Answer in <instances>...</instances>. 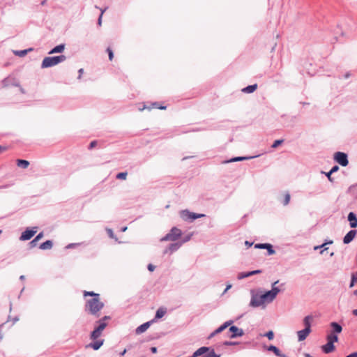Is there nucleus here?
<instances>
[{"instance_id": "2eb2a0df", "label": "nucleus", "mask_w": 357, "mask_h": 357, "mask_svg": "<svg viewBox=\"0 0 357 357\" xmlns=\"http://www.w3.org/2000/svg\"><path fill=\"white\" fill-rule=\"evenodd\" d=\"M311 329L304 328L303 330L297 332L298 338L299 341H303L306 339L308 335L310 333Z\"/></svg>"}, {"instance_id": "4d7b16f0", "label": "nucleus", "mask_w": 357, "mask_h": 357, "mask_svg": "<svg viewBox=\"0 0 357 357\" xmlns=\"http://www.w3.org/2000/svg\"><path fill=\"white\" fill-rule=\"evenodd\" d=\"M191 236H192V235H189V236H188L186 237V238H185L183 241H184V242H186V241H189V240L190 239V238H191Z\"/></svg>"}, {"instance_id": "6ab92c4d", "label": "nucleus", "mask_w": 357, "mask_h": 357, "mask_svg": "<svg viewBox=\"0 0 357 357\" xmlns=\"http://www.w3.org/2000/svg\"><path fill=\"white\" fill-rule=\"evenodd\" d=\"M65 50V45L64 44H61V45H59L57 46H56L55 47H54L50 52L49 54H55V53H61L64 51Z\"/></svg>"}, {"instance_id": "c03bdc74", "label": "nucleus", "mask_w": 357, "mask_h": 357, "mask_svg": "<svg viewBox=\"0 0 357 357\" xmlns=\"http://www.w3.org/2000/svg\"><path fill=\"white\" fill-rule=\"evenodd\" d=\"M17 165L19 167H22V158H18L17 160Z\"/></svg>"}, {"instance_id": "423d86ee", "label": "nucleus", "mask_w": 357, "mask_h": 357, "mask_svg": "<svg viewBox=\"0 0 357 357\" xmlns=\"http://www.w3.org/2000/svg\"><path fill=\"white\" fill-rule=\"evenodd\" d=\"M278 283V280L275 282L273 284V288L271 291L266 292L262 294V298L265 300L266 303H270L274 300L276 297L277 294L280 291V289L278 287H275V285Z\"/></svg>"}, {"instance_id": "774afa93", "label": "nucleus", "mask_w": 357, "mask_h": 357, "mask_svg": "<svg viewBox=\"0 0 357 357\" xmlns=\"http://www.w3.org/2000/svg\"><path fill=\"white\" fill-rule=\"evenodd\" d=\"M354 294L357 296V289L354 291Z\"/></svg>"}, {"instance_id": "7c9ffc66", "label": "nucleus", "mask_w": 357, "mask_h": 357, "mask_svg": "<svg viewBox=\"0 0 357 357\" xmlns=\"http://www.w3.org/2000/svg\"><path fill=\"white\" fill-rule=\"evenodd\" d=\"M266 247H269V243H258L255 245V248L265 249Z\"/></svg>"}, {"instance_id": "6e6d98bb", "label": "nucleus", "mask_w": 357, "mask_h": 357, "mask_svg": "<svg viewBox=\"0 0 357 357\" xmlns=\"http://www.w3.org/2000/svg\"><path fill=\"white\" fill-rule=\"evenodd\" d=\"M245 245L249 248V247L252 246V243H250V242H248V241H246L245 242Z\"/></svg>"}, {"instance_id": "69168bd1", "label": "nucleus", "mask_w": 357, "mask_h": 357, "mask_svg": "<svg viewBox=\"0 0 357 357\" xmlns=\"http://www.w3.org/2000/svg\"><path fill=\"white\" fill-rule=\"evenodd\" d=\"M279 357H288V356H286V355H284V354H281V356H279Z\"/></svg>"}, {"instance_id": "c85d7f7f", "label": "nucleus", "mask_w": 357, "mask_h": 357, "mask_svg": "<svg viewBox=\"0 0 357 357\" xmlns=\"http://www.w3.org/2000/svg\"><path fill=\"white\" fill-rule=\"evenodd\" d=\"M128 173L127 172H120L117 174L116 178L121 179V180H126L127 178Z\"/></svg>"}, {"instance_id": "e433bc0d", "label": "nucleus", "mask_w": 357, "mask_h": 357, "mask_svg": "<svg viewBox=\"0 0 357 357\" xmlns=\"http://www.w3.org/2000/svg\"><path fill=\"white\" fill-rule=\"evenodd\" d=\"M245 159H247V158H245V157H236V158H234L231 159L228 162H236V161H241V160H245Z\"/></svg>"}, {"instance_id": "79ce46f5", "label": "nucleus", "mask_w": 357, "mask_h": 357, "mask_svg": "<svg viewBox=\"0 0 357 357\" xmlns=\"http://www.w3.org/2000/svg\"><path fill=\"white\" fill-rule=\"evenodd\" d=\"M97 145V141H92L89 144V149H92Z\"/></svg>"}, {"instance_id": "7ed1b4c3", "label": "nucleus", "mask_w": 357, "mask_h": 357, "mask_svg": "<svg viewBox=\"0 0 357 357\" xmlns=\"http://www.w3.org/2000/svg\"><path fill=\"white\" fill-rule=\"evenodd\" d=\"M330 326L331 330L326 336L327 343L321 347V349L325 354H329L335 351V347L333 344L338 341L337 334L342 331V327L336 322H331Z\"/></svg>"}, {"instance_id": "bf43d9fd", "label": "nucleus", "mask_w": 357, "mask_h": 357, "mask_svg": "<svg viewBox=\"0 0 357 357\" xmlns=\"http://www.w3.org/2000/svg\"><path fill=\"white\" fill-rule=\"evenodd\" d=\"M22 238H23V236H22V232H21L20 236H19V240L22 241Z\"/></svg>"}, {"instance_id": "473e14b6", "label": "nucleus", "mask_w": 357, "mask_h": 357, "mask_svg": "<svg viewBox=\"0 0 357 357\" xmlns=\"http://www.w3.org/2000/svg\"><path fill=\"white\" fill-rule=\"evenodd\" d=\"M356 275L357 274H355V273L352 274V275H351V284H350V287H353L354 284L356 282H357V275Z\"/></svg>"}, {"instance_id": "b1692460", "label": "nucleus", "mask_w": 357, "mask_h": 357, "mask_svg": "<svg viewBox=\"0 0 357 357\" xmlns=\"http://www.w3.org/2000/svg\"><path fill=\"white\" fill-rule=\"evenodd\" d=\"M20 320L19 315H16L14 317H12L10 315H8L7 321L5 322L6 324L10 321H12L11 326H13L14 324H15L17 321Z\"/></svg>"}, {"instance_id": "ddd939ff", "label": "nucleus", "mask_w": 357, "mask_h": 357, "mask_svg": "<svg viewBox=\"0 0 357 357\" xmlns=\"http://www.w3.org/2000/svg\"><path fill=\"white\" fill-rule=\"evenodd\" d=\"M357 234L356 230H351L349 231L344 237L343 242L344 244H348L351 243L354 238L356 237Z\"/></svg>"}, {"instance_id": "338daca9", "label": "nucleus", "mask_w": 357, "mask_h": 357, "mask_svg": "<svg viewBox=\"0 0 357 357\" xmlns=\"http://www.w3.org/2000/svg\"><path fill=\"white\" fill-rule=\"evenodd\" d=\"M305 357H312V356H311L310 354H306Z\"/></svg>"}, {"instance_id": "09e8293b", "label": "nucleus", "mask_w": 357, "mask_h": 357, "mask_svg": "<svg viewBox=\"0 0 357 357\" xmlns=\"http://www.w3.org/2000/svg\"><path fill=\"white\" fill-rule=\"evenodd\" d=\"M6 325V323H3L0 325V340L3 339V334L1 333V328Z\"/></svg>"}, {"instance_id": "2f4dec72", "label": "nucleus", "mask_w": 357, "mask_h": 357, "mask_svg": "<svg viewBox=\"0 0 357 357\" xmlns=\"http://www.w3.org/2000/svg\"><path fill=\"white\" fill-rule=\"evenodd\" d=\"M283 139H278L275 140L273 144H272L271 147L273 149L277 148L279 145L282 144L283 143Z\"/></svg>"}, {"instance_id": "cd10ccee", "label": "nucleus", "mask_w": 357, "mask_h": 357, "mask_svg": "<svg viewBox=\"0 0 357 357\" xmlns=\"http://www.w3.org/2000/svg\"><path fill=\"white\" fill-rule=\"evenodd\" d=\"M181 244L179 243H173V244H171L169 247V250L172 252L175 250H176L179 247H180Z\"/></svg>"}, {"instance_id": "a211bd4d", "label": "nucleus", "mask_w": 357, "mask_h": 357, "mask_svg": "<svg viewBox=\"0 0 357 357\" xmlns=\"http://www.w3.org/2000/svg\"><path fill=\"white\" fill-rule=\"evenodd\" d=\"M209 348L208 347H200L199 349H198L192 355V357H197V356H199L204 354H205L206 352L208 351H209Z\"/></svg>"}, {"instance_id": "a878e982", "label": "nucleus", "mask_w": 357, "mask_h": 357, "mask_svg": "<svg viewBox=\"0 0 357 357\" xmlns=\"http://www.w3.org/2000/svg\"><path fill=\"white\" fill-rule=\"evenodd\" d=\"M268 349L273 351L277 356H281L280 351L275 346L271 345Z\"/></svg>"}, {"instance_id": "dca6fc26", "label": "nucleus", "mask_w": 357, "mask_h": 357, "mask_svg": "<svg viewBox=\"0 0 357 357\" xmlns=\"http://www.w3.org/2000/svg\"><path fill=\"white\" fill-rule=\"evenodd\" d=\"M348 220L351 228L357 227V218L353 212H350L348 215Z\"/></svg>"}, {"instance_id": "58836bf2", "label": "nucleus", "mask_w": 357, "mask_h": 357, "mask_svg": "<svg viewBox=\"0 0 357 357\" xmlns=\"http://www.w3.org/2000/svg\"><path fill=\"white\" fill-rule=\"evenodd\" d=\"M220 355L216 354L214 352V350L212 349V351L208 354L207 357H220Z\"/></svg>"}, {"instance_id": "412c9836", "label": "nucleus", "mask_w": 357, "mask_h": 357, "mask_svg": "<svg viewBox=\"0 0 357 357\" xmlns=\"http://www.w3.org/2000/svg\"><path fill=\"white\" fill-rule=\"evenodd\" d=\"M257 88V84L250 85L242 89V91L247 93H253Z\"/></svg>"}, {"instance_id": "9b49d317", "label": "nucleus", "mask_w": 357, "mask_h": 357, "mask_svg": "<svg viewBox=\"0 0 357 357\" xmlns=\"http://www.w3.org/2000/svg\"><path fill=\"white\" fill-rule=\"evenodd\" d=\"M37 231H38L37 227L27 228L24 231V240H29L36 234Z\"/></svg>"}, {"instance_id": "3c124183", "label": "nucleus", "mask_w": 357, "mask_h": 357, "mask_svg": "<svg viewBox=\"0 0 357 357\" xmlns=\"http://www.w3.org/2000/svg\"><path fill=\"white\" fill-rule=\"evenodd\" d=\"M148 269L150 271H153V270L155 269V266L153 264H149Z\"/></svg>"}, {"instance_id": "f8f14e48", "label": "nucleus", "mask_w": 357, "mask_h": 357, "mask_svg": "<svg viewBox=\"0 0 357 357\" xmlns=\"http://www.w3.org/2000/svg\"><path fill=\"white\" fill-rule=\"evenodd\" d=\"M233 323L232 321H226L222 325H221L219 328H218L216 330H215L209 336V338L213 337L214 335L219 334L222 333L223 331H225L227 327L231 325Z\"/></svg>"}, {"instance_id": "9d476101", "label": "nucleus", "mask_w": 357, "mask_h": 357, "mask_svg": "<svg viewBox=\"0 0 357 357\" xmlns=\"http://www.w3.org/2000/svg\"><path fill=\"white\" fill-rule=\"evenodd\" d=\"M229 333H230L229 335V337L234 338L236 337H240L243 335V331L241 328H238V327L235 326H231L229 328Z\"/></svg>"}, {"instance_id": "c756f323", "label": "nucleus", "mask_w": 357, "mask_h": 357, "mask_svg": "<svg viewBox=\"0 0 357 357\" xmlns=\"http://www.w3.org/2000/svg\"><path fill=\"white\" fill-rule=\"evenodd\" d=\"M326 243H323V244H322V245H321L314 246V250H318V249H322V248H324V249L320 252V253H321V254H323V253H324V252L328 249V248H326Z\"/></svg>"}, {"instance_id": "f3484780", "label": "nucleus", "mask_w": 357, "mask_h": 357, "mask_svg": "<svg viewBox=\"0 0 357 357\" xmlns=\"http://www.w3.org/2000/svg\"><path fill=\"white\" fill-rule=\"evenodd\" d=\"M150 324L151 322L148 321L138 326L135 330L136 334L139 335L145 332L149 328Z\"/></svg>"}, {"instance_id": "f03ea898", "label": "nucleus", "mask_w": 357, "mask_h": 357, "mask_svg": "<svg viewBox=\"0 0 357 357\" xmlns=\"http://www.w3.org/2000/svg\"><path fill=\"white\" fill-rule=\"evenodd\" d=\"M84 296H92L93 298L89 299L86 302L85 310L89 314H91L96 317H99V312L103 308L104 303L100 301V294H96L93 291H84Z\"/></svg>"}, {"instance_id": "4be33fe9", "label": "nucleus", "mask_w": 357, "mask_h": 357, "mask_svg": "<svg viewBox=\"0 0 357 357\" xmlns=\"http://www.w3.org/2000/svg\"><path fill=\"white\" fill-rule=\"evenodd\" d=\"M261 272V271H260V270H256V271L248 272L247 273H241V275H240L238 276V278L241 279V278H247V277H249V276H251V275H253L255 274L260 273Z\"/></svg>"}, {"instance_id": "5fc2aeb1", "label": "nucleus", "mask_w": 357, "mask_h": 357, "mask_svg": "<svg viewBox=\"0 0 357 357\" xmlns=\"http://www.w3.org/2000/svg\"><path fill=\"white\" fill-rule=\"evenodd\" d=\"M151 351L152 353L155 354L157 352V348L155 347H153L151 348Z\"/></svg>"}, {"instance_id": "1a4fd4ad", "label": "nucleus", "mask_w": 357, "mask_h": 357, "mask_svg": "<svg viewBox=\"0 0 357 357\" xmlns=\"http://www.w3.org/2000/svg\"><path fill=\"white\" fill-rule=\"evenodd\" d=\"M334 159L337 163L343 167L347 166L349 163L347 154L342 152L335 153Z\"/></svg>"}, {"instance_id": "bb28decb", "label": "nucleus", "mask_w": 357, "mask_h": 357, "mask_svg": "<svg viewBox=\"0 0 357 357\" xmlns=\"http://www.w3.org/2000/svg\"><path fill=\"white\" fill-rule=\"evenodd\" d=\"M290 201V195L289 193L287 192L284 195V199L282 200V204L284 206L287 205L289 203Z\"/></svg>"}, {"instance_id": "4468645a", "label": "nucleus", "mask_w": 357, "mask_h": 357, "mask_svg": "<svg viewBox=\"0 0 357 357\" xmlns=\"http://www.w3.org/2000/svg\"><path fill=\"white\" fill-rule=\"evenodd\" d=\"M266 303L264 298H262V295L259 296H254L251 300V305L253 307L260 306Z\"/></svg>"}, {"instance_id": "a19ab883", "label": "nucleus", "mask_w": 357, "mask_h": 357, "mask_svg": "<svg viewBox=\"0 0 357 357\" xmlns=\"http://www.w3.org/2000/svg\"><path fill=\"white\" fill-rule=\"evenodd\" d=\"M105 10L101 9V13L98 18V24L100 26L102 23V17Z\"/></svg>"}, {"instance_id": "603ef678", "label": "nucleus", "mask_w": 357, "mask_h": 357, "mask_svg": "<svg viewBox=\"0 0 357 357\" xmlns=\"http://www.w3.org/2000/svg\"><path fill=\"white\" fill-rule=\"evenodd\" d=\"M346 357H357V352H354Z\"/></svg>"}, {"instance_id": "de8ad7c7", "label": "nucleus", "mask_w": 357, "mask_h": 357, "mask_svg": "<svg viewBox=\"0 0 357 357\" xmlns=\"http://www.w3.org/2000/svg\"><path fill=\"white\" fill-rule=\"evenodd\" d=\"M332 173L330 172L326 174V176L328 177V180L331 182H333V178L331 177Z\"/></svg>"}, {"instance_id": "39448f33", "label": "nucleus", "mask_w": 357, "mask_h": 357, "mask_svg": "<svg viewBox=\"0 0 357 357\" xmlns=\"http://www.w3.org/2000/svg\"><path fill=\"white\" fill-rule=\"evenodd\" d=\"M181 234L182 232L180 229L177 227H173L170 231L161 239V241H175L181 236Z\"/></svg>"}, {"instance_id": "f704fd0d", "label": "nucleus", "mask_w": 357, "mask_h": 357, "mask_svg": "<svg viewBox=\"0 0 357 357\" xmlns=\"http://www.w3.org/2000/svg\"><path fill=\"white\" fill-rule=\"evenodd\" d=\"M107 52L108 53V56H109V61H112L113 60V58H114V54H113V51L112 50V49L110 47H108L107 49Z\"/></svg>"}, {"instance_id": "052dcab7", "label": "nucleus", "mask_w": 357, "mask_h": 357, "mask_svg": "<svg viewBox=\"0 0 357 357\" xmlns=\"http://www.w3.org/2000/svg\"><path fill=\"white\" fill-rule=\"evenodd\" d=\"M353 314L357 316V309L353 310Z\"/></svg>"}, {"instance_id": "8fccbe9b", "label": "nucleus", "mask_w": 357, "mask_h": 357, "mask_svg": "<svg viewBox=\"0 0 357 357\" xmlns=\"http://www.w3.org/2000/svg\"><path fill=\"white\" fill-rule=\"evenodd\" d=\"M7 146L0 145V153H2L3 151H5L7 150Z\"/></svg>"}, {"instance_id": "0e129e2a", "label": "nucleus", "mask_w": 357, "mask_h": 357, "mask_svg": "<svg viewBox=\"0 0 357 357\" xmlns=\"http://www.w3.org/2000/svg\"><path fill=\"white\" fill-rule=\"evenodd\" d=\"M333 243V241H329L326 242L325 243H326V245H328V244H332Z\"/></svg>"}, {"instance_id": "ea45409f", "label": "nucleus", "mask_w": 357, "mask_h": 357, "mask_svg": "<svg viewBox=\"0 0 357 357\" xmlns=\"http://www.w3.org/2000/svg\"><path fill=\"white\" fill-rule=\"evenodd\" d=\"M153 107L158 108L160 109H166L165 106H159L158 102H154L153 104Z\"/></svg>"}, {"instance_id": "6e6552de", "label": "nucleus", "mask_w": 357, "mask_h": 357, "mask_svg": "<svg viewBox=\"0 0 357 357\" xmlns=\"http://www.w3.org/2000/svg\"><path fill=\"white\" fill-rule=\"evenodd\" d=\"M2 84L4 86H8L10 85L19 87L20 91L22 92V86L20 85L19 81L16 80L12 75H10L2 80Z\"/></svg>"}, {"instance_id": "864d4df0", "label": "nucleus", "mask_w": 357, "mask_h": 357, "mask_svg": "<svg viewBox=\"0 0 357 357\" xmlns=\"http://www.w3.org/2000/svg\"><path fill=\"white\" fill-rule=\"evenodd\" d=\"M29 165V161L24 160V169L26 168Z\"/></svg>"}, {"instance_id": "37998d69", "label": "nucleus", "mask_w": 357, "mask_h": 357, "mask_svg": "<svg viewBox=\"0 0 357 357\" xmlns=\"http://www.w3.org/2000/svg\"><path fill=\"white\" fill-rule=\"evenodd\" d=\"M37 242H38V241L36 238H34L32 241H31L29 243L30 247L31 248L35 247L36 245Z\"/></svg>"}, {"instance_id": "4c0bfd02", "label": "nucleus", "mask_w": 357, "mask_h": 357, "mask_svg": "<svg viewBox=\"0 0 357 357\" xmlns=\"http://www.w3.org/2000/svg\"><path fill=\"white\" fill-rule=\"evenodd\" d=\"M13 54L19 57H22V50H13Z\"/></svg>"}, {"instance_id": "a18cd8bd", "label": "nucleus", "mask_w": 357, "mask_h": 357, "mask_svg": "<svg viewBox=\"0 0 357 357\" xmlns=\"http://www.w3.org/2000/svg\"><path fill=\"white\" fill-rule=\"evenodd\" d=\"M338 169H339V167H338V166H337V165H335V166H334V167L331 169L330 172L333 174V173H334V172H337Z\"/></svg>"}, {"instance_id": "49530a36", "label": "nucleus", "mask_w": 357, "mask_h": 357, "mask_svg": "<svg viewBox=\"0 0 357 357\" xmlns=\"http://www.w3.org/2000/svg\"><path fill=\"white\" fill-rule=\"evenodd\" d=\"M43 237V232H40V234H38L36 237L35 238L38 241L41 239Z\"/></svg>"}, {"instance_id": "13d9d810", "label": "nucleus", "mask_w": 357, "mask_h": 357, "mask_svg": "<svg viewBox=\"0 0 357 357\" xmlns=\"http://www.w3.org/2000/svg\"><path fill=\"white\" fill-rule=\"evenodd\" d=\"M79 78H80V77H81L82 74L83 73V69H82V68H81V69H79Z\"/></svg>"}, {"instance_id": "393cba45", "label": "nucleus", "mask_w": 357, "mask_h": 357, "mask_svg": "<svg viewBox=\"0 0 357 357\" xmlns=\"http://www.w3.org/2000/svg\"><path fill=\"white\" fill-rule=\"evenodd\" d=\"M165 314H166V310L165 308L160 307L156 312L155 318L160 319L162 317H164Z\"/></svg>"}, {"instance_id": "72a5a7b5", "label": "nucleus", "mask_w": 357, "mask_h": 357, "mask_svg": "<svg viewBox=\"0 0 357 357\" xmlns=\"http://www.w3.org/2000/svg\"><path fill=\"white\" fill-rule=\"evenodd\" d=\"M264 336L267 337L269 340H271L274 337V333L272 331H269L264 335Z\"/></svg>"}, {"instance_id": "f257e3e1", "label": "nucleus", "mask_w": 357, "mask_h": 357, "mask_svg": "<svg viewBox=\"0 0 357 357\" xmlns=\"http://www.w3.org/2000/svg\"><path fill=\"white\" fill-rule=\"evenodd\" d=\"M109 319L110 317L105 316L102 319L96 321V324L98 325L95 326L93 331L91 332L90 335V338L93 342L86 345V348H92L94 350H98L102 347V345L104 344L105 340L103 339L98 338L102 335V331L107 326V321H109Z\"/></svg>"}, {"instance_id": "680f3d73", "label": "nucleus", "mask_w": 357, "mask_h": 357, "mask_svg": "<svg viewBox=\"0 0 357 357\" xmlns=\"http://www.w3.org/2000/svg\"><path fill=\"white\" fill-rule=\"evenodd\" d=\"M126 353V349H124L121 353V356H123Z\"/></svg>"}, {"instance_id": "20e7f679", "label": "nucleus", "mask_w": 357, "mask_h": 357, "mask_svg": "<svg viewBox=\"0 0 357 357\" xmlns=\"http://www.w3.org/2000/svg\"><path fill=\"white\" fill-rule=\"evenodd\" d=\"M66 59V56L60 55L56 56H47L44 58L41 63L42 68H47L54 66L58 63L64 61Z\"/></svg>"}, {"instance_id": "aec40b11", "label": "nucleus", "mask_w": 357, "mask_h": 357, "mask_svg": "<svg viewBox=\"0 0 357 357\" xmlns=\"http://www.w3.org/2000/svg\"><path fill=\"white\" fill-rule=\"evenodd\" d=\"M313 320V317L311 315H308L305 317L303 319V324L305 325V328L311 329V322Z\"/></svg>"}, {"instance_id": "0eeeda50", "label": "nucleus", "mask_w": 357, "mask_h": 357, "mask_svg": "<svg viewBox=\"0 0 357 357\" xmlns=\"http://www.w3.org/2000/svg\"><path fill=\"white\" fill-rule=\"evenodd\" d=\"M180 215H181V217L184 220H194L197 218H202V217L205 216L204 214L192 213L188 210L181 211L180 213Z\"/></svg>"}, {"instance_id": "c9c22d12", "label": "nucleus", "mask_w": 357, "mask_h": 357, "mask_svg": "<svg viewBox=\"0 0 357 357\" xmlns=\"http://www.w3.org/2000/svg\"><path fill=\"white\" fill-rule=\"evenodd\" d=\"M265 249L267 250L268 254L269 255H272L275 254V250L273 249L272 245H271V244H269V247H266Z\"/></svg>"}, {"instance_id": "e2e57ef3", "label": "nucleus", "mask_w": 357, "mask_h": 357, "mask_svg": "<svg viewBox=\"0 0 357 357\" xmlns=\"http://www.w3.org/2000/svg\"><path fill=\"white\" fill-rule=\"evenodd\" d=\"M225 344H226V345H231V344H234V343H232V342H226L225 343Z\"/></svg>"}, {"instance_id": "5701e85b", "label": "nucleus", "mask_w": 357, "mask_h": 357, "mask_svg": "<svg viewBox=\"0 0 357 357\" xmlns=\"http://www.w3.org/2000/svg\"><path fill=\"white\" fill-rule=\"evenodd\" d=\"M52 242L51 241H46L40 245V248L42 250H49L52 248Z\"/></svg>"}]
</instances>
